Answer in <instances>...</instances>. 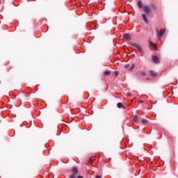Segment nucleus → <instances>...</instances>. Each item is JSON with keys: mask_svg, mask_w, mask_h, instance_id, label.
Returning <instances> with one entry per match:
<instances>
[{"mask_svg": "<svg viewBox=\"0 0 178 178\" xmlns=\"http://www.w3.org/2000/svg\"><path fill=\"white\" fill-rule=\"evenodd\" d=\"M138 6L140 9H143V11L145 14H142V19L146 24H148V18H147V16H149L151 15V12H152V10H151V7L149 6H144L143 4V1L141 0H139L138 1Z\"/></svg>", "mask_w": 178, "mask_h": 178, "instance_id": "nucleus-1", "label": "nucleus"}, {"mask_svg": "<svg viewBox=\"0 0 178 178\" xmlns=\"http://www.w3.org/2000/svg\"><path fill=\"white\" fill-rule=\"evenodd\" d=\"M157 33V38L159 40H161L162 37H163V34L166 33V29H162L161 30H158V29L156 30Z\"/></svg>", "mask_w": 178, "mask_h": 178, "instance_id": "nucleus-2", "label": "nucleus"}, {"mask_svg": "<svg viewBox=\"0 0 178 178\" xmlns=\"http://www.w3.org/2000/svg\"><path fill=\"white\" fill-rule=\"evenodd\" d=\"M130 45H131V47H134V48H137V49H138V51H140V52H141L143 55L145 54V52L144 51V49H143V47H141L140 44L131 43Z\"/></svg>", "mask_w": 178, "mask_h": 178, "instance_id": "nucleus-3", "label": "nucleus"}, {"mask_svg": "<svg viewBox=\"0 0 178 178\" xmlns=\"http://www.w3.org/2000/svg\"><path fill=\"white\" fill-rule=\"evenodd\" d=\"M132 120H133L134 124H137V123L140 122V120H141V117L135 115V116H134Z\"/></svg>", "mask_w": 178, "mask_h": 178, "instance_id": "nucleus-4", "label": "nucleus"}, {"mask_svg": "<svg viewBox=\"0 0 178 178\" xmlns=\"http://www.w3.org/2000/svg\"><path fill=\"white\" fill-rule=\"evenodd\" d=\"M72 175L77 176V174L79 173V170L76 167H73L72 168Z\"/></svg>", "mask_w": 178, "mask_h": 178, "instance_id": "nucleus-5", "label": "nucleus"}, {"mask_svg": "<svg viewBox=\"0 0 178 178\" xmlns=\"http://www.w3.org/2000/svg\"><path fill=\"white\" fill-rule=\"evenodd\" d=\"M152 60L154 63H159V58L158 57V56H153Z\"/></svg>", "mask_w": 178, "mask_h": 178, "instance_id": "nucleus-6", "label": "nucleus"}, {"mask_svg": "<svg viewBox=\"0 0 178 178\" xmlns=\"http://www.w3.org/2000/svg\"><path fill=\"white\" fill-rule=\"evenodd\" d=\"M124 38L127 40V41H131V35L129 33H127L124 35Z\"/></svg>", "mask_w": 178, "mask_h": 178, "instance_id": "nucleus-7", "label": "nucleus"}, {"mask_svg": "<svg viewBox=\"0 0 178 178\" xmlns=\"http://www.w3.org/2000/svg\"><path fill=\"white\" fill-rule=\"evenodd\" d=\"M139 123H142V124H145V125L147 123H148V120H147L145 119H143L140 117V120Z\"/></svg>", "mask_w": 178, "mask_h": 178, "instance_id": "nucleus-8", "label": "nucleus"}, {"mask_svg": "<svg viewBox=\"0 0 178 178\" xmlns=\"http://www.w3.org/2000/svg\"><path fill=\"white\" fill-rule=\"evenodd\" d=\"M149 73L152 77H156V73L154 70H149Z\"/></svg>", "mask_w": 178, "mask_h": 178, "instance_id": "nucleus-9", "label": "nucleus"}, {"mask_svg": "<svg viewBox=\"0 0 178 178\" xmlns=\"http://www.w3.org/2000/svg\"><path fill=\"white\" fill-rule=\"evenodd\" d=\"M117 106L118 108H122V109H125L126 106H124V105H123V104H122V102H119L117 104Z\"/></svg>", "mask_w": 178, "mask_h": 178, "instance_id": "nucleus-10", "label": "nucleus"}, {"mask_svg": "<svg viewBox=\"0 0 178 178\" xmlns=\"http://www.w3.org/2000/svg\"><path fill=\"white\" fill-rule=\"evenodd\" d=\"M149 45H151V47H154L156 50L158 49V47H156V45H155V44L154 42H149Z\"/></svg>", "mask_w": 178, "mask_h": 178, "instance_id": "nucleus-11", "label": "nucleus"}, {"mask_svg": "<svg viewBox=\"0 0 178 178\" xmlns=\"http://www.w3.org/2000/svg\"><path fill=\"white\" fill-rule=\"evenodd\" d=\"M152 8L154 10H156V9H158V7L156 6V4H152Z\"/></svg>", "mask_w": 178, "mask_h": 178, "instance_id": "nucleus-12", "label": "nucleus"}, {"mask_svg": "<svg viewBox=\"0 0 178 178\" xmlns=\"http://www.w3.org/2000/svg\"><path fill=\"white\" fill-rule=\"evenodd\" d=\"M110 75H111V71L104 72V76H110Z\"/></svg>", "mask_w": 178, "mask_h": 178, "instance_id": "nucleus-13", "label": "nucleus"}, {"mask_svg": "<svg viewBox=\"0 0 178 178\" xmlns=\"http://www.w3.org/2000/svg\"><path fill=\"white\" fill-rule=\"evenodd\" d=\"M124 69H129L130 67V64H127L124 66Z\"/></svg>", "mask_w": 178, "mask_h": 178, "instance_id": "nucleus-14", "label": "nucleus"}, {"mask_svg": "<svg viewBox=\"0 0 178 178\" xmlns=\"http://www.w3.org/2000/svg\"><path fill=\"white\" fill-rule=\"evenodd\" d=\"M88 162L89 163H92V157H90L88 160Z\"/></svg>", "mask_w": 178, "mask_h": 178, "instance_id": "nucleus-15", "label": "nucleus"}, {"mask_svg": "<svg viewBox=\"0 0 178 178\" xmlns=\"http://www.w3.org/2000/svg\"><path fill=\"white\" fill-rule=\"evenodd\" d=\"M136 67V65H134V63H133L132 64V65H131V67L130 68V71H132L133 70V69L134 68Z\"/></svg>", "mask_w": 178, "mask_h": 178, "instance_id": "nucleus-16", "label": "nucleus"}, {"mask_svg": "<svg viewBox=\"0 0 178 178\" xmlns=\"http://www.w3.org/2000/svg\"><path fill=\"white\" fill-rule=\"evenodd\" d=\"M76 175H74L73 174H72L70 176V178H76Z\"/></svg>", "mask_w": 178, "mask_h": 178, "instance_id": "nucleus-17", "label": "nucleus"}, {"mask_svg": "<svg viewBox=\"0 0 178 178\" xmlns=\"http://www.w3.org/2000/svg\"><path fill=\"white\" fill-rule=\"evenodd\" d=\"M141 74H142V76H145V72H141Z\"/></svg>", "mask_w": 178, "mask_h": 178, "instance_id": "nucleus-18", "label": "nucleus"}, {"mask_svg": "<svg viewBox=\"0 0 178 178\" xmlns=\"http://www.w3.org/2000/svg\"><path fill=\"white\" fill-rule=\"evenodd\" d=\"M96 178H102V176H101V175H97V176L96 177Z\"/></svg>", "mask_w": 178, "mask_h": 178, "instance_id": "nucleus-19", "label": "nucleus"}, {"mask_svg": "<svg viewBox=\"0 0 178 178\" xmlns=\"http://www.w3.org/2000/svg\"><path fill=\"white\" fill-rule=\"evenodd\" d=\"M77 178H83L82 176H78Z\"/></svg>", "mask_w": 178, "mask_h": 178, "instance_id": "nucleus-20", "label": "nucleus"}, {"mask_svg": "<svg viewBox=\"0 0 178 178\" xmlns=\"http://www.w3.org/2000/svg\"><path fill=\"white\" fill-rule=\"evenodd\" d=\"M118 72H115V76H118Z\"/></svg>", "mask_w": 178, "mask_h": 178, "instance_id": "nucleus-21", "label": "nucleus"}]
</instances>
